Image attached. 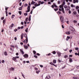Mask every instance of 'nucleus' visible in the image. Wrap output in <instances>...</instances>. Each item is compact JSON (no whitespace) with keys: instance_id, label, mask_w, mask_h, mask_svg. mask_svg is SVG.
Wrapping results in <instances>:
<instances>
[{"instance_id":"8fccbe9b","label":"nucleus","mask_w":79,"mask_h":79,"mask_svg":"<svg viewBox=\"0 0 79 79\" xmlns=\"http://www.w3.org/2000/svg\"><path fill=\"white\" fill-rule=\"evenodd\" d=\"M69 14H71V11L70 10H69Z\"/></svg>"},{"instance_id":"864d4df0","label":"nucleus","mask_w":79,"mask_h":79,"mask_svg":"<svg viewBox=\"0 0 79 79\" xmlns=\"http://www.w3.org/2000/svg\"><path fill=\"white\" fill-rule=\"evenodd\" d=\"M24 15L25 16H27V13H24Z\"/></svg>"},{"instance_id":"b1692460","label":"nucleus","mask_w":79,"mask_h":79,"mask_svg":"<svg viewBox=\"0 0 79 79\" xmlns=\"http://www.w3.org/2000/svg\"><path fill=\"white\" fill-rule=\"evenodd\" d=\"M53 63L54 64H55V63H56V60H53Z\"/></svg>"},{"instance_id":"680f3d73","label":"nucleus","mask_w":79,"mask_h":79,"mask_svg":"<svg viewBox=\"0 0 79 79\" xmlns=\"http://www.w3.org/2000/svg\"><path fill=\"white\" fill-rule=\"evenodd\" d=\"M16 55L17 56H18L19 55V53H16Z\"/></svg>"},{"instance_id":"412c9836","label":"nucleus","mask_w":79,"mask_h":79,"mask_svg":"<svg viewBox=\"0 0 79 79\" xmlns=\"http://www.w3.org/2000/svg\"><path fill=\"white\" fill-rule=\"evenodd\" d=\"M35 2H34L33 1H32V2H31V5H34V4H35Z\"/></svg>"},{"instance_id":"aec40b11","label":"nucleus","mask_w":79,"mask_h":79,"mask_svg":"<svg viewBox=\"0 0 79 79\" xmlns=\"http://www.w3.org/2000/svg\"><path fill=\"white\" fill-rule=\"evenodd\" d=\"M39 3L41 4H44V2H41V1H39Z\"/></svg>"},{"instance_id":"c9c22d12","label":"nucleus","mask_w":79,"mask_h":79,"mask_svg":"<svg viewBox=\"0 0 79 79\" xmlns=\"http://www.w3.org/2000/svg\"><path fill=\"white\" fill-rule=\"evenodd\" d=\"M57 13L58 14V15H60V14H61V12H60V11H58V12H57Z\"/></svg>"},{"instance_id":"a19ab883","label":"nucleus","mask_w":79,"mask_h":79,"mask_svg":"<svg viewBox=\"0 0 79 79\" xmlns=\"http://www.w3.org/2000/svg\"><path fill=\"white\" fill-rule=\"evenodd\" d=\"M68 7L66 5H65L64 6V8H65V9H66L67 8V7Z\"/></svg>"},{"instance_id":"774afa93","label":"nucleus","mask_w":79,"mask_h":79,"mask_svg":"<svg viewBox=\"0 0 79 79\" xmlns=\"http://www.w3.org/2000/svg\"><path fill=\"white\" fill-rule=\"evenodd\" d=\"M4 19V17H2L1 18V19L2 20H3Z\"/></svg>"},{"instance_id":"a18cd8bd","label":"nucleus","mask_w":79,"mask_h":79,"mask_svg":"<svg viewBox=\"0 0 79 79\" xmlns=\"http://www.w3.org/2000/svg\"><path fill=\"white\" fill-rule=\"evenodd\" d=\"M64 58H68V55H65L64 56Z\"/></svg>"},{"instance_id":"393cba45","label":"nucleus","mask_w":79,"mask_h":79,"mask_svg":"<svg viewBox=\"0 0 79 79\" xmlns=\"http://www.w3.org/2000/svg\"><path fill=\"white\" fill-rule=\"evenodd\" d=\"M4 55H5V56H6L7 55H8V53H7V52H4Z\"/></svg>"},{"instance_id":"69168bd1","label":"nucleus","mask_w":79,"mask_h":79,"mask_svg":"<svg viewBox=\"0 0 79 79\" xmlns=\"http://www.w3.org/2000/svg\"><path fill=\"white\" fill-rule=\"evenodd\" d=\"M28 19V18H26L25 19V21H26V22H27V19Z\"/></svg>"},{"instance_id":"3c124183","label":"nucleus","mask_w":79,"mask_h":79,"mask_svg":"<svg viewBox=\"0 0 79 79\" xmlns=\"http://www.w3.org/2000/svg\"><path fill=\"white\" fill-rule=\"evenodd\" d=\"M76 50H79V48H75Z\"/></svg>"},{"instance_id":"f03ea898","label":"nucleus","mask_w":79,"mask_h":79,"mask_svg":"<svg viewBox=\"0 0 79 79\" xmlns=\"http://www.w3.org/2000/svg\"><path fill=\"white\" fill-rule=\"evenodd\" d=\"M19 58V56H16L15 57H13L12 60H14L15 62H18V60H17L16 59Z\"/></svg>"},{"instance_id":"bf43d9fd","label":"nucleus","mask_w":79,"mask_h":79,"mask_svg":"<svg viewBox=\"0 0 79 79\" xmlns=\"http://www.w3.org/2000/svg\"><path fill=\"white\" fill-rule=\"evenodd\" d=\"M79 7L78 6L76 7V9H79Z\"/></svg>"},{"instance_id":"c85d7f7f","label":"nucleus","mask_w":79,"mask_h":79,"mask_svg":"<svg viewBox=\"0 0 79 79\" xmlns=\"http://www.w3.org/2000/svg\"><path fill=\"white\" fill-rule=\"evenodd\" d=\"M36 73L38 74H39V73H40V70H37Z\"/></svg>"},{"instance_id":"f3484780","label":"nucleus","mask_w":79,"mask_h":79,"mask_svg":"<svg viewBox=\"0 0 79 79\" xmlns=\"http://www.w3.org/2000/svg\"><path fill=\"white\" fill-rule=\"evenodd\" d=\"M65 33L66 34H68V35H69L70 34V33H71V31H67L65 32Z\"/></svg>"},{"instance_id":"4d7b16f0","label":"nucleus","mask_w":79,"mask_h":79,"mask_svg":"<svg viewBox=\"0 0 79 79\" xmlns=\"http://www.w3.org/2000/svg\"><path fill=\"white\" fill-rule=\"evenodd\" d=\"M53 66H55L56 67H56H57V65H55L54 64H53Z\"/></svg>"},{"instance_id":"0eeeda50","label":"nucleus","mask_w":79,"mask_h":79,"mask_svg":"<svg viewBox=\"0 0 79 79\" xmlns=\"http://www.w3.org/2000/svg\"><path fill=\"white\" fill-rule=\"evenodd\" d=\"M70 30L72 31H75V29L72 26H70L69 27Z\"/></svg>"},{"instance_id":"f704fd0d","label":"nucleus","mask_w":79,"mask_h":79,"mask_svg":"<svg viewBox=\"0 0 79 79\" xmlns=\"http://www.w3.org/2000/svg\"><path fill=\"white\" fill-rule=\"evenodd\" d=\"M73 14H74V15H76V14H77V13H76V11H73Z\"/></svg>"},{"instance_id":"39448f33","label":"nucleus","mask_w":79,"mask_h":79,"mask_svg":"<svg viewBox=\"0 0 79 79\" xmlns=\"http://www.w3.org/2000/svg\"><path fill=\"white\" fill-rule=\"evenodd\" d=\"M70 30L72 31H75V29L72 26H70L69 27Z\"/></svg>"},{"instance_id":"4468645a","label":"nucleus","mask_w":79,"mask_h":79,"mask_svg":"<svg viewBox=\"0 0 79 79\" xmlns=\"http://www.w3.org/2000/svg\"><path fill=\"white\" fill-rule=\"evenodd\" d=\"M73 3H78L79 1L78 0H73Z\"/></svg>"},{"instance_id":"7c9ffc66","label":"nucleus","mask_w":79,"mask_h":79,"mask_svg":"<svg viewBox=\"0 0 79 79\" xmlns=\"http://www.w3.org/2000/svg\"><path fill=\"white\" fill-rule=\"evenodd\" d=\"M23 6H22L20 7L19 8V10H22V8H23Z\"/></svg>"},{"instance_id":"ea45409f","label":"nucleus","mask_w":79,"mask_h":79,"mask_svg":"<svg viewBox=\"0 0 79 79\" xmlns=\"http://www.w3.org/2000/svg\"><path fill=\"white\" fill-rule=\"evenodd\" d=\"M21 73L22 74V76L23 77V78L24 79H25V77H24V74H23V73Z\"/></svg>"},{"instance_id":"7ed1b4c3","label":"nucleus","mask_w":79,"mask_h":79,"mask_svg":"<svg viewBox=\"0 0 79 79\" xmlns=\"http://www.w3.org/2000/svg\"><path fill=\"white\" fill-rule=\"evenodd\" d=\"M60 19L61 22L62 23H64V18L62 16H60Z\"/></svg>"},{"instance_id":"ddd939ff","label":"nucleus","mask_w":79,"mask_h":79,"mask_svg":"<svg viewBox=\"0 0 79 79\" xmlns=\"http://www.w3.org/2000/svg\"><path fill=\"white\" fill-rule=\"evenodd\" d=\"M14 26V24L13 23H12L11 24V25L9 27L10 29H12V27H13Z\"/></svg>"},{"instance_id":"13d9d810","label":"nucleus","mask_w":79,"mask_h":79,"mask_svg":"<svg viewBox=\"0 0 79 79\" xmlns=\"http://www.w3.org/2000/svg\"><path fill=\"white\" fill-rule=\"evenodd\" d=\"M15 16V15H12V18H14V17Z\"/></svg>"},{"instance_id":"58836bf2","label":"nucleus","mask_w":79,"mask_h":79,"mask_svg":"<svg viewBox=\"0 0 79 79\" xmlns=\"http://www.w3.org/2000/svg\"><path fill=\"white\" fill-rule=\"evenodd\" d=\"M33 52L34 55H35V54L36 53V52L35 51H33Z\"/></svg>"},{"instance_id":"2eb2a0df","label":"nucleus","mask_w":79,"mask_h":79,"mask_svg":"<svg viewBox=\"0 0 79 79\" xmlns=\"http://www.w3.org/2000/svg\"><path fill=\"white\" fill-rule=\"evenodd\" d=\"M40 3H39L38 4H37V3H35L34 4V6H35V7H36V6H40Z\"/></svg>"},{"instance_id":"09e8293b","label":"nucleus","mask_w":79,"mask_h":79,"mask_svg":"<svg viewBox=\"0 0 79 79\" xmlns=\"http://www.w3.org/2000/svg\"><path fill=\"white\" fill-rule=\"evenodd\" d=\"M19 13L20 15H21L22 13L21 11H19Z\"/></svg>"},{"instance_id":"de8ad7c7","label":"nucleus","mask_w":79,"mask_h":79,"mask_svg":"<svg viewBox=\"0 0 79 79\" xmlns=\"http://www.w3.org/2000/svg\"><path fill=\"white\" fill-rule=\"evenodd\" d=\"M49 64H51V65H53V63H52V62H50Z\"/></svg>"},{"instance_id":"72a5a7b5","label":"nucleus","mask_w":79,"mask_h":79,"mask_svg":"<svg viewBox=\"0 0 79 79\" xmlns=\"http://www.w3.org/2000/svg\"><path fill=\"white\" fill-rule=\"evenodd\" d=\"M70 10L69 7V6H68L67 8V10L68 11V10Z\"/></svg>"},{"instance_id":"20e7f679","label":"nucleus","mask_w":79,"mask_h":79,"mask_svg":"<svg viewBox=\"0 0 79 79\" xmlns=\"http://www.w3.org/2000/svg\"><path fill=\"white\" fill-rule=\"evenodd\" d=\"M70 30L72 31H75V29L72 26H70L69 27Z\"/></svg>"},{"instance_id":"5701e85b","label":"nucleus","mask_w":79,"mask_h":79,"mask_svg":"<svg viewBox=\"0 0 79 79\" xmlns=\"http://www.w3.org/2000/svg\"><path fill=\"white\" fill-rule=\"evenodd\" d=\"M75 55H78V56H79V51L78 52V54L77 53H75Z\"/></svg>"},{"instance_id":"a211bd4d","label":"nucleus","mask_w":79,"mask_h":79,"mask_svg":"<svg viewBox=\"0 0 79 79\" xmlns=\"http://www.w3.org/2000/svg\"><path fill=\"white\" fill-rule=\"evenodd\" d=\"M23 47L25 49H27V48H28V46H27V45L26 46V45H24Z\"/></svg>"},{"instance_id":"f8f14e48","label":"nucleus","mask_w":79,"mask_h":79,"mask_svg":"<svg viewBox=\"0 0 79 79\" xmlns=\"http://www.w3.org/2000/svg\"><path fill=\"white\" fill-rule=\"evenodd\" d=\"M56 53H57V54H58V56H61V53L60 52L57 51L56 52Z\"/></svg>"},{"instance_id":"5fc2aeb1","label":"nucleus","mask_w":79,"mask_h":79,"mask_svg":"<svg viewBox=\"0 0 79 79\" xmlns=\"http://www.w3.org/2000/svg\"><path fill=\"white\" fill-rule=\"evenodd\" d=\"M73 51V50L72 49L70 50L69 51V53H71V52H72V51Z\"/></svg>"},{"instance_id":"cd10ccee","label":"nucleus","mask_w":79,"mask_h":79,"mask_svg":"<svg viewBox=\"0 0 79 79\" xmlns=\"http://www.w3.org/2000/svg\"><path fill=\"white\" fill-rule=\"evenodd\" d=\"M5 8L6 11H7V10L8 9V8H9V7H8L5 6Z\"/></svg>"},{"instance_id":"e433bc0d","label":"nucleus","mask_w":79,"mask_h":79,"mask_svg":"<svg viewBox=\"0 0 79 79\" xmlns=\"http://www.w3.org/2000/svg\"><path fill=\"white\" fill-rule=\"evenodd\" d=\"M73 23L74 24H76V23H77V21H76V20H74L73 21Z\"/></svg>"},{"instance_id":"9d476101","label":"nucleus","mask_w":79,"mask_h":79,"mask_svg":"<svg viewBox=\"0 0 79 79\" xmlns=\"http://www.w3.org/2000/svg\"><path fill=\"white\" fill-rule=\"evenodd\" d=\"M30 6H28V7L27 8V10H26V13H27V12H29L30 11Z\"/></svg>"},{"instance_id":"79ce46f5","label":"nucleus","mask_w":79,"mask_h":79,"mask_svg":"<svg viewBox=\"0 0 79 79\" xmlns=\"http://www.w3.org/2000/svg\"><path fill=\"white\" fill-rule=\"evenodd\" d=\"M1 62L2 63H5V60H2Z\"/></svg>"},{"instance_id":"dca6fc26","label":"nucleus","mask_w":79,"mask_h":79,"mask_svg":"<svg viewBox=\"0 0 79 79\" xmlns=\"http://www.w3.org/2000/svg\"><path fill=\"white\" fill-rule=\"evenodd\" d=\"M20 51L21 53H22V54L23 55V54L24 53V51H23V50L20 49Z\"/></svg>"},{"instance_id":"9b49d317","label":"nucleus","mask_w":79,"mask_h":79,"mask_svg":"<svg viewBox=\"0 0 79 79\" xmlns=\"http://www.w3.org/2000/svg\"><path fill=\"white\" fill-rule=\"evenodd\" d=\"M45 79H51V77L50 75H48L45 78Z\"/></svg>"},{"instance_id":"0e129e2a","label":"nucleus","mask_w":79,"mask_h":79,"mask_svg":"<svg viewBox=\"0 0 79 79\" xmlns=\"http://www.w3.org/2000/svg\"><path fill=\"white\" fill-rule=\"evenodd\" d=\"M77 78V77H73V79H76Z\"/></svg>"},{"instance_id":"37998d69","label":"nucleus","mask_w":79,"mask_h":79,"mask_svg":"<svg viewBox=\"0 0 79 79\" xmlns=\"http://www.w3.org/2000/svg\"><path fill=\"white\" fill-rule=\"evenodd\" d=\"M24 37H26V38H27V34H24Z\"/></svg>"},{"instance_id":"1a4fd4ad","label":"nucleus","mask_w":79,"mask_h":79,"mask_svg":"<svg viewBox=\"0 0 79 79\" xmlns=\"http://www.w3.org/2000/svg\"><path fill=\"white\" fill-rule=\"evenodd\" d=\"M23 56L25 58H28V56H28L27 54H24V55H23Z\"/></svg>"},{"instance_id":"e2e57ef3","label":"nucleus","mask_w":79,"mask_h":79,"mask_svg":"<svg viewBox=\"0 0 79 79\" xmlns=\"http://www.w3.org/2000/svg\"><path fill=\"white\" fill-rule=\"evenodd\" d=\"M27 5H28L27 4H25V6L26 7V6H27Z\"/></svg>"},{"instance_id":"052dcab7","label":"nucleus","mask_w":79,"mask_h":79,"mask_svg":"<svg viewBox=\"0 0 79 79\" xmlns=\"http://www.w3.org/2000/svg\"><path fill=\"white\" fill-rule=\"evenodd\" d=\"M34 57L35 58H37V56L36 55H34Z\"/></svg>"},{"instance_id":"bb28decb","label":"nucleus","mask_w":79,"mask_h":79,"mask_svg":"<svg viewBox=\"0 0 79 79\" xmlns=\"http://www.w3.org/2000/svg\"><path fill=\"white\" fill-rule=\"evenodd\" d=\"M71 7H72V8L73 7V8H75L76 7V6L73 5V4H71Z\"/></svg>"},{"instance_id":"338daca9","label":"nucleus","mask_w":79,"mask_h":79,"mask_svg":"<svg viewBox=\"0 0 79 79\" xmlns=\"http://www.w3.org/2000/svg\"><path fill=\"white\" fill-rule=\"evenodd\" d=\"M67 38L69 39H70V37H69V36H67Z\"/></svg>"},{"instance_id":"423d86ee","label":"nucleus","mask_w":79,"mask_h":79,"mask_svg":"<svg viewBox=\"0 0 79 79\" xmlns=\"http://www.w3.org/2000/svg\"><path fill=\"white\" fill-rule=\"evenodd\" d=\"M70 30L72 31H75V29L72 26H70L69 27Z\"/></svg>"},{"instance_id":"6e6552de","label":"nucleus","mask_w":79,"mask_h":79,"mask_svg":"<svg viewBox=\"0 0 79 79\" xmlns=\"http://www.w3.org/2000/svg\"><path fill=\"white\" fill-rule=\"evenodd\" d=\"M28 42V39L27 38H27H26V40H25L24 41H23V42L24 43V44H27V43Z\"/></svg>"},{"instance_id":"4be33fe9","label":"nucleus","mask_w":79,"mask_h":79,"mask_svg":"<svg viewBox=\"0 0 79 79\" xmlns=\"http://www.w3.org/2000/svg\"><path fill=\"white\" fill-rule=\"evenodd\" d=\"M24 35V34L23 33H22L21 35V39H23V35Z\"/></svg>"},{"instance_id":"a878e982","label":"nucleus","mask_w":79,"mask_h":79,"mask_svg":"<svg viewBox=\"0 0 79 79\" xmlns=\"http://www.w3.org/2000/svg\"><path fill=\"white\" fill-rule=\"evenodd\" d=\"M69 62L70 63H72V62H73V60L71 59H69Z\"/></svg>"},{"instance_id":"4c0bfd02","label":"nucleus","mask_w":79,"mask_h":79,"mask_svg":"<svg viewBox=\"0 0 79 79\" xmlns=\"http://www.w3.org/2000/svg\"><path fill=\"white\" fill-rule=\"evenodd\" d=\"M5 19H4L3 20V23L4 24H5Z\"/></svg>"},{"instance_id":"603ef678","label":"nucleus","mask_w":79,"mask_h":79,"mask_svg":"<svg viewBox=\"0 0 79 79\" xmlns=\"http://www.w3.org/2000/svg\"><path fill=\"white\" fill-rule=\"evenodd\" d=\"M51 55V53H50L48 54V55H46L47 56H50Z\"/></svg>"},{"instance_id":"f257e3e1","label":"nucleus","mask_w":79,"mask_h":79,"mask_svg":"<svg viewBox=\"0 0 79 79\" xmlns=\"http://www.w3.org/2000/svg\"><path fill=\"white\" fill-rule=\"evenodd\" d=\"M65 0H64L62 4L61 5H60L59 6V8L60 9H59V11H62V12L63 13H65L64 12V8H63V6L65 5Z\"/></svg>"},{"instance_id":"2f4dec72","label":"nucleus","mask_w":79,"mask_h":79,"mask_svg":"<svg viewBox=\"0 0 79 79\" xmlns=\"http://www.w3.org/2000/svg\"><path fill=\"white\" fill-rule=\"evenodd\" d=\"M52 53H53V54H54V55H55V54H56V52H55V51H54L52 52Z\"/></svg>"},{"instance_id":"49530a36","label":"nucleus","mask_w":79,"mask_h":79,"mask_svg":"<svg viewBox=\"0 0 79 79\" xmlns=\"http://www.w3.org/2000/svg\"><path fill=\"white\" fill-rule=\"evenodd\" d=\"M28 5H29V6H30V8L31 6V3L30 2H29V3H28Z\"/></svg>"},{"instance_id":"6e6d98bb","label":"nucleus","mask_w":79,"mask_h":79,"mask_svg":"<svg viewBox=\"0 0 79 79\" xmlns=\"http://www.w3.org/2000/svg\"><path fill=\"white\" fill-rule=\"evenodd\" d=\"M10 47H12V48H15V46H14V45H10Z\"/></svg>"},{"instance_id":"473e14b6","label":"nucleus","mask_w":79,"mask_h":79,"mask_svg":"<svg viewBox=\"0 0 79 79\" xmlns=\"http://www.w3.org/2000/svg\"><path fill=\"white\" fill-rule=\"evenodd\" d=\"M25 31L26 32H28V28H27L25 30Z\"/></svg>"},{"instance_id":"6ab92c4d","label":"nucleus","mask_w":79,"mask_h":79,"mask_svg":"<svg viewBox=\"0 0 79 79\" xmlns=\"http://www.w3.org/2000/svg\"><path fill=\"white\" fill-rule=\"evenodd\" d=\"M10 71H15V68L11 67L10 69Z\"/></svg>"},{"instance_id":"c756f323","label":"nucleus","mask_w":79,"mask_h":79,"mask_svg":"<svg viewBox=\"0 0 79 79\" xmlns=\"http://www.w3.org/2000/svg\"><path fill=\"white\" fill-rule=\"evenodd\" d=\"M31 15H30L29 16V19H28V20L29 21H31Z\"/></svg>"},{"instance_id":"c03bdc74","label":"nucleus","mask_w":79,"mask_h":79,"mask_svg":"<svg viewBox=\"0 0 79 79\" xmlns=\"http://www.w3.org/2000/svg\"><path fill=\"white\" fill-rule=\"evenodd\" d=\"M53 5H54V7H55V8L57 7V6L55 5V4L54 3H53Z\"/></svg>"}]
</instances>
